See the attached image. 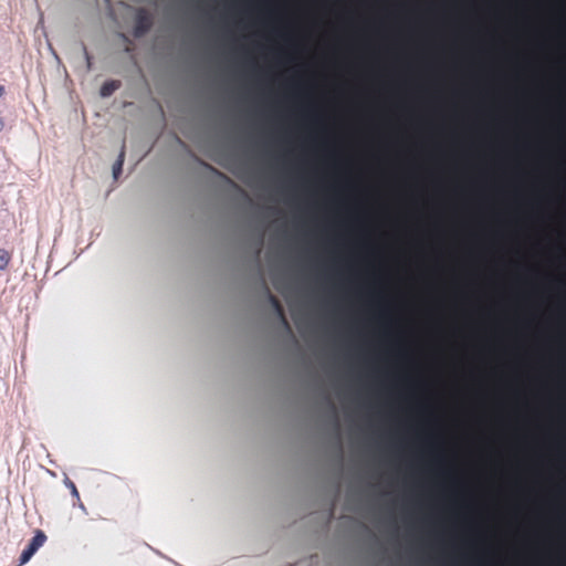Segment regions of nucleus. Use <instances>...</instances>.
Masks as SVG:
<instances>
[{
  "label": "nucleus",
  "mask_w": 566,
  "mask_h": 566,
  "mask_svg": "<svg viewBox=\"0 0 566 566\" xmlns=\"http://www.w3.org/2000/svg\"><path fill=\"white\" fill-rule=\"evenodd\" d=\"M64 484L71 491L74 500L76 502H78L80 506H83V504L81 503L80 493L77 491V488H76L75 483L72 480H70L69 478H65L64 479Z\"/></svg>",
  "instance_id": "9"
},
{
  "label": "nucleus",
  "mask_w": 566,
  "mask_h": 566,
  "mask_svg": "<svg viewBox=\"0 0 566 566\" xmlns=\"http://www.w3.org/2000/svg\"><path fill=\"white\" fill-rule=\"evenodd\" d=\"M10 260H11L10 253L4 249H0V270L7 269V266L10 263Z\"/></svg>",
  "instance_id": "10"
},
{
  "label": "nucleus",
  "mask_w": 566,
  "mask_h": 566,
  "mask_svg": "<svg viewBox=\"0 0 566 566\" xmlns=\"http://www.w3.org/2000/svg\"><path fill=\"white\" fill-rule=\"evenodd\" d=\"M85 56H86V61H87V67L91 69V56L87 53V51H85Z\"/></svg>",
  "instance_id": "11"
},
{
  "label": "nucleus",
  "mask_w": 566,
  "mask_h": 566,
  "mask_svg": "<svg viewBox=\"0 0 566 566\" xmlns=\"http://www.w3.org/2000/svg\"><path fill=\"white\" fill-rule=\"evenodd\" d=\"M265 286V291L268 293V296H269V301L271 303V305L273 306V308L275 310L277 316L280 317L282 324L290 331V324L285 317V313H284V308L281 304V302L273 295L271 294L270 290L268 289L266 285Z\"/></svg>",
  "instance_id": "5"
},
{
  "label": "nucleus",
  "mask_w": 566,
  "mask_h": 566,
  "mask_svg": "<svg viewBox=\"0 0 566 566\" xmlns=\"http://www.w3.org/2000/svg\"><path fill=\"white\" fill-rule=\"evenodd\" d=\"M125 159V144H123L122 149L119 151L118 158L113 165V176L115 179L118 178V176L122 174L123 164Z\"/></svg>",
  "instance_id": "8"
},
{
  "label": "nucleus",
  "mask_w": 566,
  "mask_h": 566,
  "mask_svg": "<svg viewBox=\"0 0 566 566\" xmlns=\"http://www.w3.org/2000/svg\"><path fill=\"white\" fill-rule=\"evenodd\" d=\"M153 27V18L146 9H138L135 18L134 35L136 38L146 34Z\"/></svg>",
  "instance_id": "2"
},
{
  "label": "nucleus",
  "mask_w": 566,
  "mask_h": 566,
  "mask_svg": "<svg viewBox=\"0 0 566 566\" xmlns=\"http://www.w3.org/2000/svg\"><path fill=\"white\" fill-rule=\"evenodd\" d=\"M265 286V291L268 293V296H269V301L271 303V305L273 306V308L275 310L277 316L280 317L282 324L290 331V324L285 317V313H284V308L281 304V302L273 295L271 294L270 290L268 289L266 285Z\"/></svg>",
  "instance_id": "6"
},
{
  "label": "nucleus",
  "mask_w": 566,
  "mask_h": 566,
  "mask_svg": "<svg viewBox=\"0 0 566 566\" xmlns=\"http://www.w3.org/2000/svg\"><path fill=\"white\" fill-rule=\"evenodd\" d=\"M265 286V291L268 293V296H269V301L271 303V305L273 306V308L275 310L277 316L280 317L282 324L290 331V324L285 317V313H284V308L281 304V302L273 295L271 294L270 290L268 289L266 285Z\"/></svg>",
  "instance_id": "4"
},
{
  "label": "nucleus",
  "mask_w": 566,
  "mask_h": 566,
  "mask_svg": "<svg viewBox=\"0 0 566 566\" xmlns=\"http://www.w3.org/2000/svg\"><path fill=\"white\" fill-rule=\"evenodd\" d=\"M122 83L118 80H111L106 81L102 87H101V96L108 97L111 96L115 91H117L120 87Z\"/></svg>",
  "instance_id": "7"
},
{
  "label": "nucleus",
  "mask_w": 566,
  "mask_h": 566,
  "mask_svg": "<svg viewBox=\"0 0 566 566\" xmlns=\"http://www.w3.org/2000/svg\"><path fill=\"white\" fill-rule=\"evenodd\" d=\"M265 286V291L268 293V296H269V301L271 303V305L273 306V308L275 310L277 316L280 317L282 324L290 331V324L285 317V313H284V308L281 304V302L273 295L271 294L270 290L268 289L266 285Z\"/></svg>",
  "instance_id": "3"
},
{
  "label": "nucleus",
  "mask_w": 566,
  "mask_h": 566,
  "mask_svg": "<svg viewBox=\"0 0 566 566\" xmlns=\"http://www.w3.org/2000/svg\"><path fill=\"white\" fill-rule=\"evenodd\" d=\"M45 541L46 535L41 530H38L28 546L22 551L20 555V565L27 564L36 551L43 546Z\"/></svg>",
  "instance_id": "1"
},
{
  "label": "nucleus",
  "mask_w": 566,
  "mask_h": 566,
  "mask_svg": "<svg viewBox=\"0 0 566 566\" xmlns=\"http://www.w3.org/2000/svg\"><path fill=\"white\" fill-rule=\"evenodd\" d=\"M4 94V86L0 85V97Z\"/></svg>",
  "instance_id": "12"
}]
</instances>
